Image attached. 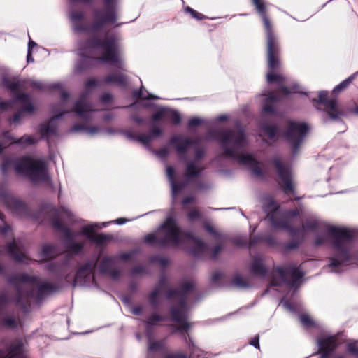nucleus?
Masks as SVG:
<instances>
[{
  "label": "nucleus",
  "mask_w": 358,
  "mask_h": 358,
  "mask_svg": "<svg viewBox=\"0 0 358 358\" xmlns=\"http://www.w3.org/2000/svg\"><path fill=\"white\" fill-rule=\"evenodd\" d=\"M220 141L225 157H232L241 164L248 166L256 176L262 175L257 162L251 155L240 153V150L247 143L244 131L241 128L236 130H227L219 133Z\"/></svg>",
  "instance_id": "f257e3e1"
},
{
  "label": "nucleus",
  "mask_w": 358,
  "mask_h": 358,
  "mask_svg": "<svg viewBox=\"0 0 358 358\" xmlns=\"http://www.w3.org/2000/svg\"><path fill=\"white\" fill-rule=\"evenodd\" d=\"M194 287L195 283L194 282H186L182 285L181 290L168 291L165 280H162L157 287L150 294L149 300L152 304L155 305L157 303V299L165 292H167L168 298H176L178 301V307H172L171 310V318L176 323L178 330L187 332L192 324L187 322L184 296L193 290Z\"/></svg>",
  "instance_id": "f03ea898"
},
{
  "label": "nucleus",
  "mask_w": 358,
  "mask_h": 358,
  "mask_svg": "<svg viewBox=\"0 0 358 358\" xmlns=\"http://www.w3.org/2000/svg\"><path fill=\"white\" fill-rule=\"evenodd\" d=\"M185 240H192L199 250L205 246L191 234L182 232L172 218H168L156 234H148L145 237L147 243H157L161 245H178Z\"/></svg>",
  "instance_id": "7ed1b4c3"
},
{
  "label": "nucleus",
  "mask_w": 358,
  "mask_h": 358,
  "mask_svg": "<svg viewBox=\"0 0 358 358\" xmlns=\"http://www.w3.org/2000/svg\"><path fill=\"white\" fill-rule=\"evenodd\" d=\"M94 52L101 53V57L99 59L103 62L112 64L121 63L117 40L113 36L106 37L102 42L88 41L80 48V55L82 57H94Z\"/></svg>",
  "instance_id": "20e7f679"
},
{
  "label": "nucleus",
  "mask_w": 358,
  "mask_h": 358,
  "mask_svg": "<svg viewBox=\"0 0 358 358\" xmlns=\"http://www.w3.org/2000/svg\"><path fill=\"white\" fill-rule=\"evenodd\" d=\"M252 2L261 15L266 29L268 66L271 70L276 69L280 64V48L278 40L273 34L271 24L267 17L265 4L262 0H252Z\"/></svg>",
  "instance_id": "39448f33"
},
{
  "label": "nucleus",
  "mask_w": 358,
  "mask_h": 358,
  "mask_svg": "<svg viewBox=\"0 0 358 358\" xmlns=\"http://www.w3.org/2000/svg\"><path fill=\"white\" fill-rule=\"evenodd\" d=\"M12 284L16 285L18 294L16 302L20 303L21 298H27L33 295L34 289L38 290V299L40 300L45 294L52 292V286L47 282H42L37 278L18 274L10 279Z\"/></svg>",
  "instance_id": "423d86ee"
},
{
  "label": "nucleus",
  "mask_w": 358,
  "mask_h": 358,
  "mask_svg": "<svg viewBox=\"0 0 358 358\" xmlns=\"http://www.w3.org/2000/svg\"><path fill=\"white\" fill-rule=\"evenodd\" d=\"M15 171L28 176L34 182L46 181L48 179L46 164L44 162L24 157L14 164Z\"/></svg>",
  "instance_id": "0eeeda50"
},
{
  "label": "nucleus",
  "mask_w": 358,
  "mask_h": 358,
  "mask_svg": "<svg viewBox=\"0 0 358 358\" xmlns=\"http://www.w3.org/2000/svg\"><path fill=\"white\" fill-rule=\"evenodd\" d=\"M329 232L334 239L335 248L340 253L337 258L332 260L329 266L341 265L348 259L347 248L353 236L352 231L344 228L332 227L329 229Z\"/></svg>",
  "instance_id": "6e6552de"
},
{
  "label": "nucleus",
  "mask_w": 358,
  "mask_h": 358,
  "mask_svg": "<svg viewBox=\"0 0 358 358\" xmlns=\"http://www.w3.org/2000/svg\"><path fill=\"white\" fill-rule=\"evenodd\" d=\"M97 85L98 82L96 79L91 78L88 80L85 83V92L82 94L80 99L76 102L73 111L80 117H86L89 113L94 110L92 106L86 102L85 99L87 95L90 94L92 90L96 87Z\"/></svg>",
  "instance_id": "1a4fd4ad"
},
{
  "label": "nucleus",
  "mask_w": 358,
  "mask_h": 358,
  "mask_svg": "<svg viewBox=\"0 0 358 358\" xmlns=\"http://www.w3.org/2000/svg\"><path fill=\"white\" fill-rule=\"evenodd\" d=\"M306 131L307 127L305 124L289 122L285 136L288 141L292 144L294 152L296 151L297 147L300 145Z\"/></svg>",
  "instance_id": "9d476101"
},
{
  "label": "nucleus",
  "mask_w": 358,
  "mask_h": 358,
  "mask_svg": "<svg viewBox=\"0 0 358 358\" xmlns=\"http://www.w3.org/2000/svg\"><path fill=\"white\" fill-rule=\"evenodd\" d=\"M95 17L101 23H114L117 20L115 0H104V9L97 11Z\"/></svg>",
  "instance_id": "9b49d317"
},
{
  "label": "nucleus",
  "mask_w": 358,
  "mask_h": 358,
  "mask_svg": "<svg viewBox=\"0 0 358 358\" xmlns=\"http://www.w3.org/2000/svg\"><path fill=\"white\" fill-rule=\"evenodd\" d=\"M273 163L278 169L279 183L283 187L285 192H293L294 186L289 169L284 166L281 160L278 158L275 159Z\"/></svg>",
  "instance_id": "f8f14e48"
},
{
  "label": "nucleus",
  "mask_w": 358,
  "mask_h": 358,
  "mask_svg": "<svg viewBox=\"0 0 358 358\" xmlns=\"http://www.w3.org/2000/svg\"><path fill=\"white\" fill-rule=\"evenodd\" d=\"M96 227H98L97 224H92L83 227L81 234L86 235L90 240L99 245L104 244L112 239L111 236L94 233Z\"/></svg>",
  "instance_id": "ddd939ff"
},
{
  "label": "nucleus",
  "mask_w": 358,
  "mask_h": 358,
  "mask_svg": "<svg viewBox=\"0 0 358 358\" xmlns=\"http://www.w3.org/2000/svg\"><path fill=\"white\" fill-rule=\"evenodd\" d=\"M94 264H87L82 266L77 272L73 281V286H84L92 278V272Z\"/></svg>",
  "instance_id": "4468645a"
},
{
  "label": "nucleus",
  "mask_w": 358,
  "mask_h": 358,
  "mask_svg": "<svg viewBox=\"0 0 358 358\" xmlns=\"http://www.w3.org/2000/svg\"><path fill=\"white\" fill-rule=\"evenodd\" d=\"M319 103H322L326 108L329 117L335 120L340 113L338 110V104L335 99H328L327 93L326 92H320L319 94Z\"/></svg>",
  "instance_id": "2eb2a0df"
},
{
  "label": "nucleus",
  "mask_w": 358,
  "mask_h": 358,
  "mask_svg": "<svg viewBox=\"0 0 358 358\" xmlns=\"http://www.w3.org/2000/svg\"><path fill=\"white\" fill-rule=\"evenodd\" d=\"M3 142L2 143V144H0V152L7 145H10L13 143H19L22 145H27L34 144L36 142V139L31 136H24L20 139L15 141L14 137H13L9 132H5L3 134Z\"/></svg>",
  "instance_id": "dca6fc26"
},
{
  "label": "nucleus",
  "mask_w": 358,
  "mask_h": 358,
  "mask_svg": "<svg viewBox=\"0 0 358 358\" xmlns=\"http://www.w3.org/2000/svg\"><path fill=\"white\" fill-rule=\"evenodd\" d=\"M336 338L334 336L323 338L319 341L320 350L322 352V358H327L329 353L336 348Z\"/></svg>",
  "instance_id": "f3484780"
},
{
  "label": "nucleus",
  "mask_w": 358,
  "mask_h": 358,
  "mask_svg": "<svg viewBox=\"0 0 358 358\" xmlns=\"http://www.w3.org/2000/svg\"><path fill=\"white\" fill-rule=\"evenodd\" d=\"M17 101H20L22 104V110H20L13 117V122L15 124H18L20 122V120L22 117V113L26 112H32L33 107L29 103V97L26 94H22L17 97Z\"/></svg>",
  "instance_id": "a211bd4d"
},
{
  "label": "nucleus",
  "mask_w": 358,
  "mask_h": 358,
  "mask_svg": "<svg viewBox=\"0 0 358 358\" xmlns=\"http://www.w3.org/2000/svg\"><path fill=\"white\" fill-rule=\"evenodd\" d=\"M161 132V129L159 127H154L151 130L150 135L141 134L138 136H133L132 135H129V136L141 142L143 145H148L152 138L153 137L158 136L159 135H160Z\"/></svg>",
  "instance_id": "6ab92c4d"
},
{
  "label": "nucleus",
  "mask_w": 358,
  "mask_h": 358,
  "mask_svg": "<svg viewBox=\"0 0 358 358\" xmlns=\"http://www.w3.org/2000/svg\"><path fill=\"white\" fill-rule=\"evenodd\" d=\"M8 252L11 256L17 261L24 262L26 259V255L21 250L15 241H13L9 245Z\"/></svg>",
  "instance_id": "aec40b11"
},
{
  "label": "nucleus",
  "mask_w": 358,
  "mask_h": 358,
  "mask_svg": "<svg viewBox=\"0 0 358 358\" xmlns=\"http://www.w3.org/2000/svg\"><path fill=\"white\" fill-rule=\"evenodd\" d=\"M251 271L257 275L264 276L266 274V269L263 263V259L260 257L255 258L250 266Z\"/></svg>",
  "instance_id": "412c9836"
},
{
  "label": "nucleus",
  "mask_w": 358,
  "mask_h": 358,
  "mask_svg": "<svg viewBox=\"0 0 358 358\" xmlns=\"http://www.w3.org/2000/svg\"><path fill=\"white\" fill-rule=\"evenodd\" d=\"M278 208V205L271 198L266 199L264 203V211L267 213V216L270 218L273 224H275L273 220V213Z\"/></svg>",
  "instance_id": "4be33fe9"
},
{
  "label": "nucleus",
  "mask_w": 358,
  "mask_h": 358,
  "mask_svg": "<svg viewBox=\"0 0 358 358\" xmlns=\"http://www.w3.org/2000/svg\"><path fill=\"white\" fill-rule=\"evenodd\" d=\"M172 143L176 145L178 152L182 153L192 144V142L182 136H176L172 139Z\"/></svg>",
  "instance_id": "5701e85b"
},
{
  "label": "nucleus",
  "mask_w": 358,
  "mask_h": 358,
  "mask_svg": "<svg viewBox=\"0 0 358 358\" xmlns=\"http://www.w3.org/2000/svg\"><path fill=\"white\" fill-rule=\"evenodd\" d=\"M202 168L194 162H189L187 165L185 176L187 178H193L199 174Z\"/></svg>",
  "instance_id": "b1692460"
},
{
  "label": "nucleus",
  "mask_w": 358,
  "mask_h": 358,
  "mask_svg": "<svg viewBox=\"0 0 358 358\" xmlns=\"http://www.w3.org/2000/svg\"><path fill=\"white\" fill-rule=\"evenodd\" d=\"M105 83H117L124 85L126 82V78L122 74H111L108 76L103 81Z\"/></svg>",
  "instance_id": "393cba45"
},
{
  "label": "nucleus",
  "mask_w": 358,
  "mask_h": 358,
  "mask_svg": "<svg viewBox=\"0 0 358 358\" xmlns=\"http://www.w3.org/2000/svg\"><path fill=\"white\" fill-rule=\"evenodd\" d=\"M57 255V252H56V249L55 247L52 245H45L43 248V250L41 252V257L43 260L50 259Z\"/></svg>",
  "instance_id": "a878e982"
},
{
  "label": "nucleus",
  "mask_w": 358,
  "mask_h": 358,
  "mask_svg": "<svg viewBox=\"0 0 358 358\" xmlns=\"http://www.w3.org/2000/svg\"><path fill=\"white\" fill-rule=\"evenodd\" d=\"M166 174H167L168 177L169 178L171 182L173 194L175 195L180 191V189H181V187L178 186L173 181L174 169L171 166L167 167Z\"/></svg>",
  "instance_id": "bb28decb"
},
{
  "label": "nucleus",
  "mask_w": 358,
  "mask_h": 358,
  "mask_svg": "<svg viewBox=\"0 0 358 358\" xmlns=\"http://www.w3.org/2000/svg\"><path fill=\"white\" fill-rule=\"evenodd\" d=\"M4 83L6 87L10 89L12 92L16 93L20 87L21 86L20 83L18 80H16L15 79H5Z\"/></svg>",
  "instance_id": "cd10ccee"
},
{
  "label": "nucleus",
  "mask_w": 358,
  "mask_h": 358,
  "mask_svg": "<svg viewBox=\"0 0 358 358\" xmlns=\"http://www.w3.org/2000/svg\"><path fill=\"white\" fill-rule=\"evenodd\" d=\"M276 99L277 98L273 94H271L266 99V103L264 106V111L266 113H272L273 111L272 105Z\"/></svg>",
  "instance_id": "c85d7f7f"
},
{
  "label": "nucleus",
  "mask_w": 358,
  "mask_h": 358,
  "mask_svg": "<svg viewBox=\"0 0 358 358\" xmlns=\"http://www.w3.org/2000/svg\"><path fill=\"white\" fill-rule=\"evenodd\" d=\"M61 115L62 114H59V115H55L47 125L42 126L41 133L43 135H48L50 134H53L55 132V130L51 127V125L53 124L54 121L56 119L59 118Z\"/></svg>",
  "instance_id": "c756f323"
},
{
  "label": "nucleus",
  "mask_w": 358,
  "mask_h": 358,
  "mask_svg": "<svg viewBox=\"0 0 358 358\" xmlns=\"http://www.w3.org/2000/svg\"><path fill=\"white\" fill-rule=\"evenodd\" d=\"M266 79L268 83L278 82L279 83H282L285 78L280 74L269 72L267 73Z\"/></svg>",
  "instance_id": "7c9ffc66"
},
{
  "label": "nucleus",
  "mask_w": 358,
  "mask_h": 358,
  "mask_svg": "<svg viewBox=\"0 0 358 358\" xmlns=\"http://www.w3.org/2000/svg\"><path fill=\"white\" fill-rule=\"evenodd\" d=\"M262 130L270 139H272L275 136L277 131V129L275 126L268 124L263 125Z\"/></svg>",
  "instance_id": "2f4dec72"
},
{
  "label": "nucleus",
  "mask_w": 358,
  "mask_h": 358,
  "mask_svg": "<svg viewBox=\"0 0 358 358\" xmlns=\"http://www.w3.org/2000/svg\"><path fill=\"white\" fill-rule=\"evenodd\" d=\"M83 248V244L80 243H69L68 252L72 254H77Z\"/></svg>",
  "instance_id": "473e14b6"
},
{
  "label": "nucleus",
  "mask_w": 358,
  "mask_h": 358,
  "mask_svg": "<svg viewBox=\"0 0 358 358\" xmlns=\"http://www.w3.org/2000/svg\"><path fill=\"white\" fill-rule=\"evenodd\" d=\"M350 83V79H347L344 81H343L341 84L337 85L333 90V92L336 94H338L340 92H341L343 90L345 89L349 83Z\"/></svg>",
  "instance_id": "72a5a7b5"
},
{
  "label": "nucleus",
  "mask_w": 358,
  "mask_h": 358,
  "mask_svg": "<svg viewBox=\"0 0 358 358\" xmlns=\"http://www.w3.org/2000/svg\"><path fill=\"white\" fill-rule=\"evenodd\" d=\"M113 259L112 257H106L102 261L101 270L103 272L108 271V266H110L113 263Z\"/></svg>",
  "instance_id": "f704fd0d"
},
{
  "label": "nucleus",
  "mask_w": 358,
  "mask_h": 358,
  "mask_svg": "<svg viewBox=\"0 0 358 358\" xmlns=\"http://www.w3.org/2000/svg\"><path fill=\"white\" fill-rule=\"evenodd\" d=\"M201 213L199 210L194 209L188 213V219L191 222H194L201 218Z\"/></svg>",
  "instance_id": "c9c22d12"
},
{
  "label": "nucleus",
  "mask_w": 358,
  "mask_h": 358,
  "mask_svg": "<svg viewBox=\"0 0 358 358\" xmlns=\"http://www.w3.org/2000/svg\"><path fill=\"white\" fill-rule=\"evenodd\" d=\"M290 273L293 278V282H292V285L303 276V273L298 269L292 270Z\"/></svg>",
  "instance_id": "e433bc0d"
},
{
  "label": "nucleus",
  "mask_w": 358,
  "mask_h": 358,
  "mask_svg": "<svg viewBox=\"0 0 358 358\" xmlns=\"http://www.w3.org/2000/svg\"><path fill=\"white\" fill-rule=\"evenodd\" d=\"M162 320V317L158 315H151L148 321L147 322V325H153L155 324L157 322H160Z\"/></svg>",
  "instance_id": "4c0bfd02"
},
{
  "label": "nucleus",
  "mask_w": 358,
  "mask_h": 358,
  "mask_svg": "<svg viewBox=\"0 0 358 358\" xmlns=\"http://www.w3.org/2000/svg\"><path fill=\"white\" fill-rule=\"evenodd\" d=\"M204 228L210 234L214 235L215 236H219V234L217 232V231L215 230V229L214 228V227L213 225H211L210 224L208 223V222H205L204 223Z\"/></svg>",
  "instance_id": "58836bf2"
},
{
  "label": "nucleus",
  "mask_w": 358,
  "mask_h": 358,
  "mask_svg": "<svg viewBox=\"0 0 358 358\" xmlns=\"http://www.w3.org/2000/svg\"><path fill=\"white\" fill-rule=\"evenodd\" d=\"M185 10L189 13H191L192 16L196 19H198V20H201L203 18V15H202L201 13H199L198 12H196V10H193L192 8H189V7H187L185 8Z\"/></svg>",
  "instance_id": "ea45409f"
},
{
  "label": "nucleus",
  "mask_w": 358,
  "mask_h": 358,
  "mask_svg": "<svg viewBox=\"0 0 358 358\" xmlns=\"http://www.w3.org/2000/svg\"><path fill=\"white\" fill-rule=\"evenodd\" d=\"M300 320L302 324L306 326H311L313 322L308 315H303L300 317Z\"/></svg>",
  "instance_id": "a19ab883"
},
{
  "label": "nucleus",
  "mask_w": 358,
  "mask_h": 358,
  "mask_svg": "<svg viewBox=\"0 0 358 358\" xmlns=\"http://www.w3.org/2000/svg\"><path fill=\"white\" fill-rule=\"evenodd\" d=\"M6 326L9 327H14L17 325L16 320L14 317H8L3 321Z\"/></svg>",
  "instance_id": "79ce46f5"
},
{
  "label": "nucleus",
  "mask_w": 358,
  "mask_h": 358,
  "mask_svg": "<svg viewBox=\"0 0 358 358\" xmlns=\"http://www.w3.org/2000/svg\"><path fill=\"white\" fill-rule=\"evenodd\" d=\"M59 216L70 217L72 216V213L65 207H61L59 210Z\"/></svg>",
  "instance_id": "37998d69"
},
{
  "label": "nucleus",
  "mask_w": 358,
  "mask_h": 358,
  "mask_svg": "<svg viewBox=\"0 0 358 358\" xmlns=\"http://www.w3.org/2000/svg\"><path fill=\"white\" fill-rule=\"evenodd\" d=\"M234 283L235 285L239 287H245L247 286L246 283L243 282V279L240 277H236L234 279Z\"/></svg>",
  "instance_id": "c03bdc74"
},
{
  "label": "nucleus",
  "mask_w": 358,
  "mask_h": 358,
  "mask_svg": "<svg viewBox=\"0 0 358 358\" xmlns=\"http://www.w3.org/2000/svg\"><path fill=\"white\" fill-rule=\"evenodd\" d=\"M161 348V344L158 342H150L148 345L149 350L155 351Z\"/></svg>",
  "instance_id": "a18cd8bd"
},
{
  "label": "nucleus",
  "mask_w": 358,
  "mask_h": 358,
  "mask_svg": "<svg viewBox=\"0 0 358 358\" xmlns=\"http://www.w3.org/2000/svg\"><path fill=\"white\" fill-rule=\"evenodd\" d=\"M201 119L198 117H194L189 120V127H194L199 125L201 123Z\"/></svg>",
  "instance_id": "49530a36"
},
{
  "label": "nucleus",
  "mask_w": 358,
  "mask_h": 358,
  "mask_svg": "<svg viewBox=\"0 0 358 358\" xmlns=\"http://www.w3.org/2000/svg\"><path fill=\"white\" fill-rule=\"evenodd\" d=\"M14 101L10 102H1L0 103V109L7 110L9 108L12 107V104Z\"/></svg>",
  "instance_id": "de8ad7c7"
},
{
  "label": "nucleus",
  "mask_w": 358,
  "mask_h": 358,
  "mask_svg": "<svg viewBox=\"0 0 358 358\" xmlns=\"http://www.w3.org/2000/svg\"><path fill=\"white\" fill-rule=\"evenodd\" d=\"M348 350L352 353L356 354L358 355V350L356 348L355 343H350L348 345Z\"/></svg>",
  "instance_id": "09e8293b"
},
{
  "label": "nucleus",
  "mask_w": 358,
  "mask_h": 358,
  "mask_svg": "<svg viewBox=\"0 0 358 358\" xmlns=\"http://www.w3.org/2000/svg\"><path fill=\"white\" fill-rule=\"evenodd\" d=\"M171 119L174 123L177 124L180 120V115L177 113H173L171 115Z\"/></svg>",
  "instance_id": "8fccbe9b"
},
{
  "label": "nucleus",
  "mask_w": 358,
  "mask_h": 358,
  "mask_svg": "<svg viewBox=\"0 0 358 358\" xmlns=\"http://www.w3.org/2000/svg\"><path fill=\"white\" fill-rule=\"evenodd\" d=\"M250 344L254 345L257 348H259V336H256L254 338H252L250 341Z\"/></svg>",
  "instance_id": "3c124183"
},
{
  "label": "nucleus",
  "mask_w": 358,
  "mask_h": 358,
  "mask_svg": "<svg viewBox=\"0 0 358 358\" xmlns=\"http://www.w3.org/2000/svg\"><path fill=\"white\" fill-rule=\"evenodd\" d=\"M111 96L109 94H103L101 97V101L103 103H108L111 100Z\"/></svg>",
  "instance_id": "603ef678"
},
{
  "label": "nucleus",
  "mask_w": 358,
  "mask_h": 358,
  "mask_svg": "<svg viewBox=\"0 0 358 358\" xmlns=\"http://www.w3.org/2000/svg\"><path fill=\"white\" fill-rule=\"evenodd\" d=\"M162 115H163V112L162 111H157V113H155L153 115L152 118L155 120H159V119H161L162 117Z\"/></svg>",
  "instance_id": "864d4df0"
},
{
  "label": "nucleus",
  "mask_w": 358,
  "mask_h": 358,
  "mask_svg": "<svg viewBox=\"0 0 358 358\" xmlns=\"http://www.w3.org/2000/svg\"><path fill=\"white\" fill-rule=\"evenodd\" d=\"M10 164L11 163L8 161L4 162L1 167L2 171L6 172L9 169Z\"/></svg>",
  "instance_id": "5fc2aeb1"
},
{
  "label": "nucleus",
  "mask_w": 358,
  "mask_h": 358,
  "mask_svg": "<svg viewBox=\"0 0 358 358\" xmlns=\"http://www.w3.org/2000/svg\"><path fill=\"white\" fill-rule=\"evenodd\" d=\"M165 358H186V356L181 354L169 355Z\"/></svg>",
  "instance_id": "6e6d98bb"
},
{
  "label": "nucleus",
  "mask_w": 358,
  "mask_h": 358,
  "mask_svg": "<svg viewBox=\"0 0 358 358\" xmlns=\"http://www.w3.org/2000/svg\"><path fill=\"white\" fill-rule=\"evenodd\" d=\"M71 18L73 20H78L81 18L82 15L79 13H71Z\"/></svg>",
  "instance_id": "4d7b16f0"
},
{
  "label": "nucleus",
  "mask_w": 358,
  "mask_h": 358,
  "mask_svg": "<svg viewBox=\"0 0 358 358\" xmlns=\"http://www.w3.org/2000/svg\"><path fill=\"white\" fill-rule=\"evenodd\" d=\"M194 197H192V196H190V197H187V198H185V199H183V201H182V203H183L184 205H187V204H188V203H191V202H193V201H194Z\"/></svg>",
  "instance_id": "13d9d810"
},
{
  "label": "nucleus",
  "mask_w": 358,
  "mask_h": 358,
  "mask_svg": "<svg viewBox=\"0 0 358 358\" xmlns=\"http://www.w3.org/2000/svg\"><path fill=\"white\" fill-rule=\"evenodd\" d=\"M315 227H316V222H313L309 225L303 226V228L304 230L306 229H314Z\"/></svg>",
  "instance_id": "bf43d9fd"
},
{
  "label": "nucleus",
  "mask_w": 358,
  "mask_h": 358,
  "mask_svg": "<svg viewBox=\"0 0 358 358\" xmlns=\"http://www.w3.org/2000/svg\"><path fill=\"white\" fill-rule=\"evenodd\" d=\"M53 225L55 226V227H56L57 229H63V226L62 224L58 221V220H56L53 222Z\"/></svg>",
  "instance_id": "052dcab7"
},
{
  "label": "nucleus",
  "mask_w": 358,
  "mask_h": 358,
  "mask_svg": "<svg viewBox=\"0 0 358 358\" xmlns=\"http://www.w3.org/2000/svg\"><path fill=\"white\" fill-rule=\"evenodd\" d=\"M278 272L279 275L282 277V278L285 279L286 271L283 268H278Z\"/></svg>",
  "instance_id": "680f3d73"
},
{
  "label": "nucleus",
  "mask_w": 358,
  "mask_h": 358,
  "mask_svg": "<svg viewBox=\"0 0 358 358\" xmlns=\"http://www.w3.org/2000/svg\"><path fill=\"white\" fill-rule=\"evenodd\" d=\"M203 155H204L203 151H202V150H197L196 151V158L197 159L201 158Z\"/></svg>",
  "instance_id": "e2e57ef3"
},
{
  "label": "nucleus",
  "mask_w": 358,
  "mask_h": 358,
  "mask_svg": "<svg viewBox=\"0 0 358 358\" xmlns=\"http://www.w3.org/2000/svg\"><path fill=\"white\" fill-rule=\"evenodd\" d=\"M34 61V59L32 58L31 57V50H28V54H27V62H33Z\"/></svg>",
  "instance_id": "0e129e2a"
},
{
  "label": "nucleus",
  "mask_w": 358,
  "mask_h": 358,
  "mask_svg": "<svg viewBox=\"0 0 358 358\" xmlns=\"http://www.w3.org/2000/svg\"><path fill=\"white\" fill-rule=\"evenodd\" d=\"M139 97L142 98V99H153L154 97L152 96H150L149 97H147L145 96L143 92L141 91L140 94H139Z\"/></svg>",
  "instance_id": "69168bd1"
},
{
  "label": "nucleus",
  "mask_w": 358,
  "mask_h": 358,
  "mask_svg": "<svg viewBox=\"0 0 358 358\" xmlns=\"http://www.w3.org/2000/svg\"><path fill=\"white\" fill-rule=\"evenodd\" d=\"M36 45V43L34 41H29V50H31L34 46Z\"/></svg>",
  "instance_id": "338daca9"
},
{
  "label": "nucleus",
  "mask_w": 358,
  "mask_h": 358,
  "mask_svg": "<svg viewBox=\"0 0 358 358\" xmlns=\"http://www.w3.org/2000/svg\"><path fill=\"white\" fill-rule=\"evenodd\" d=\"M141 311V308H135L132 310L134 314H138Z\"/></svg>",
  "instance_id": "774afa93"
}]
</instances>
